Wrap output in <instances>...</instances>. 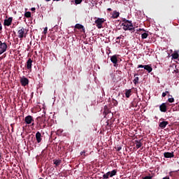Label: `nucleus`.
Here are the masks:
<instances>
[{"label":"nucleus","instance_id":"c9c22d12","mask_svg":"<svg viewBox=\"0 0 179 179\" xmlns=\"http://www.w3.org/2000/svg\"><path fill=\"white\" fill-rule=\"evenodd\" d=\"M153 178V176H145L143 179H152Z\"/></svg>","mask_w":179,"mask_h":179},{"label":"nucleus","instance_id":"dca6fc26","mask_svg":"<svg viewBox=\"0 0 179 179\" xmlns=\"http://www.w3.org/2000/svg\"><path fill=\"white\" fill-rule=\"evenodd\" d=\"M119 16H120V13L115 10L113 11L111 17L112 19H117Z\"/></svg>","mask_w":179,"mask_h":179},{"label":"nucleus","instance_id":"f3484780","mask_svg":"<svg viewBox=\"0 0 179 179\" xmlns=\"http://www.w3.org/2000/svg\"><path fill=\"white\" fill-rule=\"evenodd\" d=\"M75 28L78 29V30L82 29L85 32V27L80 24H76Z\"/></svg>","mask_w":179,"mask_h":179},{"label":"nucleus","instance_id":"a211bd4d","mask_svg":"<svg viewBox=\"0 0 179 179\" xmlns=\"http://www.w3.org/2000/svg\"><path fill=\"white\" fill-rule=\"evenodd\" d=\"M37 120L38 121H41V122L39 123L40 127H41V125H43V124H45V118L38 117H37Z\"/></svg>","mask_w":179,"mask_h":179},{"label":"nucleus","instance_id":"a878e982","mask_svg":"<svg viewBox=\"0 0 179 179\" xmlns=\"http://www.w3.org/2000/svg\"><path fill=\"white\" fill-rule=\"evenodd\" d=\"M178 57L179 55L177 52L172 54V57L173 58V59H178Z\"/></svg>","mask_w":179,"mask_h":179},{"label":"nucleus","instance_id":"de8ad7c7","mask_svg":"<svg viewBox=\"0 0 179 179\" xmlns=\"http://www.w3.org/2000/svg\"><path fill=\"white\" fill-rule=\"evenodd\" d=\"M165 93H166V94H169V91H166Z\"/></svg>","mask_w":179,"mask_h":179},{"label":"nucleus","instance_id":"72a5a7b5","mask_svg":"<svg viewBox=\"0 0 179 179\" xmlns=\"http://www.w3.org/2000/svg\"><path fill=\"white\" fill-rule=\"evenodd\" d=\"M113 103L114 106H118V101H117V100H113Z\"/></svg>","mask_w":179,"mask_h":179},{"label":"nucleus","instance_id":"423d86ee","mask_svg":"<svg viewBox=\"0 0 179 179\" xmlns=\"http://www.w3.org/2000/svg\"><path fill=\"white\" fill-rule=\"evenodd\" d=\"M20 82L22 85V86H23L24 87V86H27V85H29V79L24 76H22L20 78Z\"/></svg>","mask_w":179,"mask_h":179},{"label":"nucleus","instance_id":"4c0bfd02","mask_svg":"<svg viewBox=\"0 0 179 179\" xmlns=\"http://www.w3.org/2000/svg\"><path fill=\"white\" fill-rule=\"evenodd\" d=\"M78 71H78V73H80V72H82V66H80L78 67Z\"/></svg>","mask_w":179,"mask_h":179},{"label":"nucleus","instance_id":"5fc2aeb1","mask_svg":"<svg viewBox=\"0 0 179 179\" xmlns=\"http://www.w3.org/2000/svg\"><path fill=\"white\" fill-rule=\"evenodd\" d=\"M0 141H1V138H0Z\"/></svg>","mask_w":179,"mask_h":179},{"label":"nucleus","instance_id":"a18cd8bd","mask_svg":"<svg viewBox=\"0 0 179 179\" xmlns=\"http://www.w3.org/2000/svg\"><path fill=\"white\" fill-rule=\"evenodd\" d=\"M108 10L109 12H111L112 9H111V8H108Z\"/></svg>","mask_w":179,"mask_h":179},{"label":"nucleus","instance_id":"ea45409f","mask_svg":"<svg viewBox=\"0 0 179 179\" xmlns=\"http://www.w3.org/2000/svg\"><path fill=\"white\" fill-rule=\"evenodd\" d=\"M166 96H167V94L165 92L162 93V97H166Z\"/></svg>","mask_w":179,"mask_h":179},{"label":"nucleus","instance_id":"f03ea898","mask_svg":"<svg viewBox=\"0 0 179 179\" xmlns=\"http://www.w3.org/2000/svg\"><path fill=\"white\" fill-rule=\"evenodd\" d=\"M24 122L27 125L31 124V127H34V118L31 115H27L24 117Z\"/></svg>","mask_w":179,"mask_h":179},{"label":"nucleus","instance_id":"864d4df0","mask_svg":"<svg viewBox=\"0 0 179 179\" xmlns=\"http://www.w3.org/2000/svg\"><path fill=\"white\" fill-rule=\"evenodd\" d=\"M136 75H138V74H134V77L136 76Z\"/></svg>","mask_w":179,"mask_h":179},{"label":"nucleus","instance_id":"9b49d317","mask_svg":"<svg viewBox=\"0 0 179 179\" xmlns=\"http://www.w3.org/2000/svg\"><path fill=\"white\" fill-rule=\"evenodd\" d=\"M33 66V60L31 59H29L27 62V69L29 71H31V66Z\"/></svg>","mask_w":179,"mask_h":179},{"label":"nucleus","instance_id":"0eeeda50","mask_svg":"<svg viewBox=\"0 0 179 179\" xmlns=\"http://www.w3.org/2000/svg\"><path fill=\"white\" fill-rule=\"evenodd\" d=\"M167 107H169V103H163L159 106V110L161 113H166L167 111Z\"/></svg>","mask_w":179,"mask_h":179},{"label":"nucleus","instance_id":"9d476101","mask_svg":"<svg viewBox=\"0 0 179 179\" xmlns=\"http://www.w3.org/2000/svg\"><path fill=\"white\" fill-rule=\"evenodd\" d=\"M12 20H13V18L12 17H10L8 19L4 20L3 25L7 27L10 26V24H12Z\"/></svg>","mask_w":179,"mask_h":179},{"label":"nucleus","instance_id":"39448f33","mask_svg":"<svg viewBox=\"0 0 179 179\" xmlns=\"http://www.w3.org/2000/svg\"><path fill=\"white\" fill-rule=\"evenodd\" d=\"M19 38H23V37H26L24 35V28L23 27H19V30L17 31Z\"/></svg>","mask_w":179,"mask_h":179},{"label":"nucleus","instance_id":"f704fd0d","mask_svg":"<svg viewBox=\"0 0 179 179\" xmlns=\"http://www.w3.org/2000/svg\"><path fill=\"white\" fill-rule=\"evenodd\" d=\"M121 38H124V36L120 35V36L117 37L116 40H121Z\"/></svg>","mask_w":179,"mask_h":179},{"label":"nucleus","instance_id":"1a4fd4ad","mask_svg":"<svg viewBox=\"0 0 179 179\" xmlns=\"http://www.w3.org/2000/svg\"><path fill=\"white\" fill-rule=\"evenodd\" d=\"M164 157H165V159H173V157H174V152H166L164 153Z\"/></svg>","mask_w":179,"mask_h":179},{"label":"nucleus","instance_id":"49530a36","mask_svg":"<svg viewBox=\"0 0 179 179\" xmlns=\"http://www.w3.org/2000/svg\"><path fill=\"white\" fill-rule=\"evenodd\" d=\"M145 31V29H140V31Z\"/></svg>","mask_w":179,"mask_h":179},{"label":"nucleus","instance_id":"79ce46f5","mask_svg":"<svg viewBox=\"0 0 179 179\" xmlns=\"http://www.w3.org/2000/svg\"><path fill=\"white\" fill-rule=\"evenodd\" d=\"M2 30V24L0 22V31Z\"/></svg>","mask_w":179,"mask_h":179},{"label":"nucleus","instance_id":"58836bf2","mask_svg":"<svg viewBox=\"0 0 179 179\" xmlns=\"http://www.w3.org/2000/svg\"><path fill=\"white\" fill-rule=\"evenodd\" d=\"M138 68H144L145 69V65L139 64L138 66Z\"/></svg>","mask_w":179,"mask_h":179},{"label":"nucleus","instance_id":"e433bc0d","mask_svg":"<svg viewBox=\"0 0 179 179\" xmlns=\"http://www.w3.org/2000/svg\"><path fill=\"white\" fill-rule=\"evenodd\" d=\"M121 149H122V147L119 146V147L117 148L116 150H117V152H120V150H121Z\"/></svg>","mask_w":179,"mask_h":179},{"label":"nucleus","instance_id":"393cba45","mask_svg":"<svg viewBox=\"0 0 179 179\" xmlns=\"http://www.w3.org/2000/svg\"><path fill=\"white\" fill-rule=\"evenodd\" d=\"M54 164H55L56 166H59V164H61V160L60 159L54 160Z\"/></svg>","mask_w":179,"mask_h":179},{"label":"nucleus","instance_id":"f8f14e48","mask_svg":"<svg viewBox=\"0 0 179 179\" xmlns=\"http://www.w3.org/2000/svg\"><path fill=\"white\" fill-rule=\"evenodd\" d=\"M36 139L38 143H41L43 138H41V133L40 131H37L36 134Z\"/></svg>","mask_w":179,"mask_h":179},{"label":"nucleus","instance_id":"aec40b11","mask_svg":"<svg viewBox=\"0 0 179 179\" xmlns=\"http://www.w3.org/2000/svg\"><path fill=\"white\" fill-rule=\"evenodd\" d=\"M110 113H111V111H110V109L107 108V106L104 107V111H103V115H107L108 114H110Z\"/></svg>","mask_w":179,"mask_h":179},{"label":"nucleus","instance_id":"c756f323","mask_svg":"<svg viewBox=\"0 0 179 179\" xmlns=\"http://www.w3.org/2000/svg\"><path fill=\"white\" fill-rule=\"evenodd\" d=\"M75 3L76 5H79V3H82V0H76Z\"/></svg>","mask_w":179,"mask_h":179},{"label":"nucleus","instance_id":"bb28decb","mask_svg":"<svg viewBox=\"0 0 179 179\" xmlns=\"http://www.w3.org/2000/svg\"><path fill=\"white\" fill-rule=\"evenodd\" d=\"M25 17H31V13L30 12H26L24 14Z\"/></svg>","mask_w":179,"mask_h":179},{"label":"nucleus","instance_id":"473e14b6","mask_svg":"<svg viewBox=\"0 0 179 179\" xmlns=\"http://www.w3.org/2000/svg\"><path fill=\"white\" fill-rule=\"evenodd\" d=\"M48 30V27L44 28L43 34H47Z\"/></svg>","mask_w":179,"mask_h":179},{"label":"nucleus","instance_id":"6e6552de","mask_svg":"<svg viewBox=\"0 0 179 179\" xmlns=\"http://www.w3.org/2000/svg\"><path fill=\"white\" fill-rule=\"evenodd\" d=\"M110 61L113 63L114 66H117V64L118 63V56H117V55L111 56Z\"/></svg>","mask_w":179,"mask_h":179},{"label":"nucleus","instance_id":"4be33fe9","mask_svg":"<svg viewBox=\"0 0 179 179\" xmlns=\"http://www.w3.org/2000/svg\"><path fill=\"white\" fill-rule=\"evenodd\" d=\"M148 36H149V34L146 32H144L141 34V38H143V40H145V38H148Z\"/></svg>","mask_w":179,"mask_h":179},{"label":"nucleus","instance_id":"ddd939ff","mask_svg":"<svg viewBox=\"0 0 179 179\" xmlns=\"http://www.w3.org/2000/svg\"><path fill=\"white\" fill-rule=\"evenodd\" d=\"M167 125H169V122L163 121L162 122H159V127L162 128V129H164V128H166Z\"/></svg>","mask_w":179,"mask_h":179},{"label":"nucleus","instance_id":"c03bdc74","mask_svg":"<svg viewBox=\"0 0 179 179\" xmlns=\"http://www.w3.org/2000/svg\"><path fill=\"white\" fill-rule=\"evenodd\" d=\"M46 126H47V125H46L45 123V124H43V125L42 126V128L44 129V128H45Z\"/></svg>","mask_w":179,"mask_h":179},{"label":"nucleus","instance_id":"37998d69","mask_svg":"<svg viewBox=\"0 0 179 179\" xmlns=\"http://www.w3.org/2000/svg\"><path fill=\"white\" fill-rule=\"evenodd\" d=\"M162 179H170V177L166 176V177L163 178Z\"/></svg>","mask_w":179,"mask_h":179},{"label":"nucleus","instance_id":"8fccbe9b","mask_svg":"<svg viewBox=\"0 0 179 179\" xmlns=\"http://www.w3.org/2000/svg\"><path fill=\"white\" fill-rule=\"evenodd\" d=\"M116 43H120V41H116Z\"/></svg>","mask_w":179,"mask_h":179},{"label":"nucleus","instance_id":"f257e3e1","mask_svg":"<svg viewBox=\"0 0 179 179\" xmlns=\"http://www.w3.org/2000/svg\"><path fill=\"white\" fill-rule=\"evenodd\" d=\"M123 23L122 24V26H123V30L125 31H135V27H134V24L132 23V21H129L125 18L122 20Z\"/></svg>","mask_w":179,"mask_h":179},{"label":"nucleus","instance_id":"603ef678","mask_svg":"<svg viewBox=\"0 0 179 179\" xmlns=\"http://www.w3.org/2000/svg\"><path fill=\"white\" fill-rule=\"evenodd\" d=\"M178 70L175 71V72H178Z\"/></svg>","mask_w":179,"mask_h":179},{"label":"nucleus","instance_id":"c85d7f7f","mask_svg":"<svg viewBox=\"0 0 179 179\" xmlns=\"http://www.w3.org/2000/svg\"><path fill=\"white\" fill-rule=\"evenodd\" d=\"M62 132H64V131H63L62 129H58V130L57 131V135H61V134H62Z\"/></svg>","mask_w":179,"mask_h":179},{"label":"nucleus","instance_id":"7ed1b4c3","mask_svg":"<svg viewBox=\"0 0 179 179\" xmlns=\"http://www.w3.org/2000/svg\"><path fill=\"white\" fill-rule=\"evenodd\" d=\"M7 49L8 45L6 44V43H2V41H0V55H1V54H3V52H5Z\"/></svg>","mask_w":179,"mask_h":179},{"label":"nucleus","instance_id":"4468645a","mask_svg":"<svg viewBox=\"0 0 179 179\" xmlns=\"http://www.w3.org/2000/svg\"><path fill=\"white\" fill-rule=\"evenodd\" d=\"M144 69H145V71H148V73H150V72H152V71H153V69L152 68V66L150 65H145Z\"/></svg>","mask_w":179,"mask_h":179},{"label":"nucleus","instance_id":"cd10ccee","mask_svg":"<svg viewBox=\"0 0 179 179\" xmlns=\"http://www.w3.org/2000/svg\"><path fill=\"white\" fill-rule=\"evenodd\" d=\"M168 101H169V103H174V98H173V97L169 98Z\"/></svg>","mask_w":179,"mask_h":179},{"label":"nucleus","instance_id":"a19ab883","mask_svg":"<svg viewBox=\"0 0 179 179\" xmlns=\"http://www.w3.org/2000/svg\"><path fill=\"white\" fill-rule=\"evenodd\" d=\"M31 10H32V12H34V10H36V8H31Z\"/></svg>","mask_w":179,"mask_h":179},{"label":"nucleus","instance_id":"09e8293b","mask_svg":"<svg viewBox=\"0 0 179 179\" xmlns=\"http://www.w3.org/2000/svg\"><path fill=\"white\" fill-rule=\"evenodd\" d=\"M46 1V2H50V1H51V0H45Z\"/></svg>","mask_w":179,"mask_h":179},{"label":"nucleus","instance_id":"2eb2a0df","mask_svg":"<svg viewBox=\"0 0 179 179\" xmlns=\"http://www.w3.org/2000/svg\"><path fill=\"white\" fill-rule=\"evenodd\" d=\"M141 140H136V149H139V148H142V142H141Z\"/></svg>","mask_w":179,"mask_h":179},{"label":"nucleus","instance_id":"b1692460","mask_svg":"<svg viewBox=\"0 0 179 179\" xmlns=\"http://www.w3.org/2000/svg\"><path fill=\"white\" fill-rule=\"evenodd\" d=\"M133 83H134V85H138V83H139V77H135Z\"/></svg>","mask_w":179,"mask_h":179},{"label":"nucleus","instance_id":"3c124183","mask_svg":"<svg viewBox=\"0 0 179 179\" xmlns=\"http://www.w3.org/2000/svg\"><path fill=\"white\" fill-rule=\"evenodd\" d=\"M75 69H76V70L78 69V66L75 67Z\"/></svg>","mask_w":179,"mask_h":179},{"label":"nucleus","instance_id":"2f4dec72","mask_svg":"<svg viewBox=\"0 0 179 179\" xmlns=\"http://www.w3.org/2000/svg\"><path fill=\"white\" fill-rule=\"evenodd\" d=\"M80 155H81V156L86 157V151L84 150V151L81 152H80Z\"/></svg>","mask_w":179,"mask_h":179},{"label":"nucleus","instance_id":"412c9836","mask_svg":"<svg viewBox=\"0 0 179 179\" xmlns=\"http://www.w3.org/2000/svg\"><path fill=\"white\" fill-rule=\"evenodd\" d=\"M117 174V170L114 169L112 171H110V177H114Z\"/></svg>","mask_w":179,"mask_h":179},{"label":"nucleus","instance_id":"7c9ffc66","mask_svg":"<svg viewBox=\"0 0 179 179\" xmlns=\"http://www.w3.org/2000/svg\"><path fill=\"white\" fill-rule=\"evenodd\" d=\"M131 104H132V107H137L138 106V102H136V101L133 102Z\"/></svg>","mask_w":179,"mask_h":179},{"label":"nucleus","instance_id":"6ab92c4d","mask_svg":"<svg viewBox=\"0 0 179 179\" xmlns=\"http://www.w3.org/2000/svg\"><path fill=\"white\" fill-rule=\"evenodd\" d=\"M132 93V90H126L125 92V96L127 99H129V97H131V94Z\"/></svg>","mask_w":179,"mask_h":179},{"label":"nucleus","instance_id":"5701e85b","mask_svg":"<svg viewBox=\"0 0 179 179\" xmlns=\"http://www.w3.org/2000/svg\"><path fill=\"white\" fill-rule=\"evenodd\" d=\"M110 178V171L103 175V179H108Z\"/></svg>","mask_w":179,"mask_h":179},{"label":"nucleus","instance_id":"20e7f679","mask_svg":"<svg viewBox=\"0 0 179 179\" xmlns=\"http://www.w3.org/2000/svg\"><path fill=\"white\" fill-rule=\"evenodd\" d=\"M106 22V20L104 18H97L95 20V23L96 24V27L99 29H101L103 27V23Z\"/></svg>","mask_w":179,"mask_h":179}]
</instances>
